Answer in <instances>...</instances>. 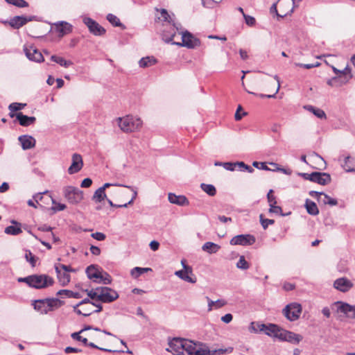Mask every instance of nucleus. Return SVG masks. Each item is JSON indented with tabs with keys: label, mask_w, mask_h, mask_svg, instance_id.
<instances>
[{
	"label": "nucleus",
	"mask_w": 355,
	"mask_h": 355,
	"mask_svg": "<svg viewBox=\"0 0 355 355\" xmlns=\"http://www.w3.org/2000/svg\"><path fill=\"white\" fill-rule=\"evenodd\" d=\"M168 352L173 355H215L224 354L227 349H209L208 346L202 343H194L192 340L173 338L168 340Z\"/></svg>",
	"instance_id": "f257e3e1"
},
{
	"label": "nucleus",
	"mask_w": 355,
	"mask_h": 355,
	"mask_svg": "<svg viewBox=\"0 0 355 355\" xmlns=\"http://www.w3.org/2000/svg\"><path fill=\"white\" fill-rule=\"evenodd\" d=\"M119 126L123 132H134L139 129L142 125V121L139 118L132 116H126L119 118Z\"/></svg>",
	"instance_id": "f03ea898"
},
{
	"label": "nucleus",
	"mask_w": 355,
	"mask_h": 355,
	"mask_svg": "<svg viewBox=\"0 0 355 355\" xmlns=\"http://www.w3.org/2000/svg\"><path fill=\"white\" fill-rule=\"evenodd\" d=\"M53 283V279L47 275H31L30 287L42 289L52 286Z\"/></svg>",
	"instance_id": "7ed1b4c3"
},
{
	"label": "nucleus",
	"mask_w": 355,
	"mask_h": 355,
	"mask_svg": "<svg viewBox=\"0 0 355 355\" xmlns=\"http://www.w3.org/2000/svg\"><path fill=\"white\" fill-rule=\"evenodd\" d=\"M182 34V42H172V44L176 45L178 46H184L187 49H195L200 45V41L198 38L195 37L193 34H191L188 31H185L181 33Z\"/></svg>",
	"instance_id": "20e7f679"
},
{
	"label": "nucleus",
	"mask_w": 355,
	"mask_h": 355,
	"mask_svg": "<svg viewBox=\"0 0 355 355\" xmlns=\"http://www.w3.org/2000/svg\"><path fill=\"white\" fill-rule=\"evenodd\" d=\"M63 193L65 198L71 204H78L83 198V191L72 186L65 187L63 189Z\"/></svg>",
	"instance_id": "39448f33"
},
{
	"label": "nucleus",
	"mask_w": 355,
	"mask_h": 355,
	"mask_svg": "<svg viewBox=\"0 0 355 355\" xmlns=\"http://www.w3.org/2000/svg\"><path fill=\"white\" fill-rule=\"evenodd\" d=\"M284 315L289 321L297 320L302 313V306L297 302L287 304L282 311Z\"/></svg>",
	"instance_id": "423d86ee"
},
{
	"label": "nucleus",
	"mask_w": 355,
	"mask_h": 355,
	"mask_svg": "<svg viewBox=\"0 0 355 355\" xmlns=\"http://www.w3.org/2000/svg\"><path fill=\"white\" fill-rule=\"evenodd\" d=\"M119 297L116 291L109 287H99L98 301L103 303H110Z\"/></svg>",
	"instance_id": "0eeeda50"
},
{
	"label": "nucleus",
	"mask_w": 355,
	"mask_h": 355,
	"mask_svg": "<svg viewBox=\"0 0 355 355\" xmlns=\"http://www.w3.org/2000/svg\"><path fill=\"white\" fill-rule=\"evenodd\" d=\"M180 24H164V29L162 31V40L166 43H171L173 42V40L176 35V32L180 29Z\"/></svg>",
	"instance_id": "6e6552de"
},
{
	"label": "nucleus",
	"mask_w": 355,
	"mask_h": 355,
	"mask_svg": "<svg viewBox=\"0 0 355 355\" xmlns=\"http://www.w3.org/2000/svg\"><path fill=\"white\" fill-rule=\"evenodd\" d=\"M256 241L254 236L251 234H239L234 236L230 240V244L232 245H251Z\"/></svg>",
	"instance_id": "1a4fd4ad"
},
{
	"label": "nucleus",
	"mask_w": 355,
	"mask_h": 355,
	"mask_svg": "<svg viewBox=\"0 0 355 355\" xmlns=\"http://www.w3.org/2000/svg\"><path fill=\"white\" fill-rule=\"evenodd\" d=\"M258 326L260 331L264 332L269 336H272L280 340L279 334L282 333L283 329H281L278 325L275 324H269L268 325L261 324Z\"/></svg>",
	"instance_id": "9d476101"
},
{
	"label": "nucleus",
	"mask_w": 355,
	"mask_h": 355,
	"mask_svg": "<svg viewBox=\"0 0 355 355\" xmlns=\"http://www.w3.org/2000/svg\"><path fill=\"white\" fill-rule=\"evenodd\" d=\"M24 51L27 58L31 61L36 62L44 61V57L42 53L33 45H24Z\"/></svg>",
	"instance_id": "9b49d317"
},
{
	"label": "nucleus",
	"mask_w": 355,
	"mask_h": 355,
	"mask_svg": "<svg viewBox=\"0 0 355 355\" xmlns=\"http://www.w3.org/2000/svg\"><path fill=\"white\" fill-rule=\"evenodd\" d=\"M34 17H25V16H15L11 18L9 21H3L4 24H9L15 29H19L25 25L27 22L31 21Z\"/></svg>",
	"instance_id": "f8f14e48"
},
{
	"label": "nucleus",
	"mask_w": 355,
	"mask_h": 355,
	"mask_svg": "<svg viewBox=\"0 0 355 355\" xmlns=\"http://www.w3.org/2000/svg\"><path fill=\"white\" fill-rule=\"evenodd\" d=\"M83 22L87 26L90 33L94 35H103L105 34V29L92 18L85 17L83 19Z\"/></svg>",
	"instance_id": "ddd939ff"
},
{
	"label": "nucleus",
	"mask_w": 355,
	"mask_h": 355,
	"mask_svg": "<svg viewBox=\"0 0 355 355\" xmlns=\"http://www.w3.org/2000/svg\"><path fill=\"white\" fill-rule=\"evenodd\" d=\"M334 305L337 306L338 312L343 313L347 318L355 319V306L340 301L335 302Z\"/></svg>",
	"instance_id": "4468645a"
},
{
	"label": "nucleus",
	"mask_w": 355,
	"mask_h": 355,
	"mask_svg": "<svg viewBox=\"0 0 355 355\" xmlns=\"http://www.w3.org/2000/svg\"><path fill=\"white\" fill-rule=\"evenodd\" d=\"M71 161V164L67 170L68 173L70 175L79 172L83 166V158L80 154H73Z\"/></svg>",
	"instance_id": "2eb2a0df"
},
{
	"label": "nucleus",
	"mask_w": 355,
	"mask_h": 355,
	"mask_svg": "<svg viewBox=\"0 0 355 355\" xmlns=\"http://www.w3.org/2000/svg\"><path fill=\"white\" fill-rule=\"evenodd\" d=\"M82 332H80V331H79V332H74V333L71 334V338L73 339H74L76 340H78V341L82 342L86 346H89L90 347L98 349H100L101 351L107 352H116L115 350H112V349H110L100 347L97 346L96 345H95L94 343H92V342L89 343L86 338H83V337L80 336V334ZM118 352H124V351H123V350H120V351H118Z\"/></svg>",
	"instance_id": "dca6fc26"
},
{
	"label": "nucleus",
	"mask_w": 355,
	"mask_h": 355,
	"mask_svg": "<svg viewBox=\"0 0 355 355\" xmlns=\"http://www.w3.org/2000/svg\"><path fill=\"white\" fill-rule=\"evenodd\" d=\"M282 332L279 334L280 340L287 341L293 344H298L302 340V336L300 334L285 329H283Z\"/></svg>",
	"instance_id": "f3484780"
},
{
	"label": "nucleus",
	"mask_w": 355,
	"mask_h": 355,
	"mask_svg": "<svg viewBox=\"0 0 355 355\" xmlns=\"http://www.w3.org/2000/svg\"><path fill=\"white\" fill-rule=\"evenodd\" d=\"M334 286L336 289L343 293H346L352 288L353 284L347 278L342 277L335 280Z\"/></svg>",
	"instance_id": "a211bd4d"
},
{
	"label": "nucleus",
	"mask_w": 355,
	"mask_h": 355,
	"mask_svg": "<svg viewBox=\"0 0 355 355\" xmlns=\"http://www.w3.org/2000/svg\"><path fill=\"white\" fill-rule=\"evenodd\" d=\"M55 31L59 33V37H63L72 31V26L66 21H60L55 24Z\"/></svg>",
	"instance_id": "6ab92c4d"
},
{
	"label": "nucleus",
	"mask_w": 355,
	"mask_h": 355,
	"mask_svg": "<svg viewBox=\"0 0 355 355\" xmlns=\"http://www.w3.org/2000/svg\"><path fill=\"white\" fill-rule=\"evenodd\" d=\"M101 271L102 268L94 264L89 266L85 270L87 277L89 279H93L94 281V279H98V277H101L100 275Z\"/></svg>",
	"instance_id": "aec40b11"
},
{
	"label": "nucleus",
	"mask_w": 355,
	"mask_h": 355,
	"mask_svg": "<svg viewBox=\"0 0 355 355\" xmlns=\"http://www.w3.org/2000/svg\"><path fill=\"white\" fill-rule=\"evenodd\" d=\"M16 118L21 126L27 127L34 123L36 121L35 116H28L24 115L22 112H18L16 114Z\"/></svg>",
	"instance_id": "412c9836"
},
{
	"label": "nucleus",
	"mask_w": 355,
	"mask_h": 355,
	"mask_svg": "<svg viewBox=\"0 0 355 355\" xmlns=\"http://www.w3.org/2000/svg\"><path fill=\"white\" fill-rule=\"evenodd\" d=\"M19 141L21 144L24 150H28L35 146V139L29 135H21L19 137Z\"/></svg>",
	"instance_id": "4be33fe9"
},
{
	"label": "nucleus",
	"mask_w": 355,
	"mask_h": 355,
	"mask_svg": "<svg viewBox=\"0 0 355 355\" xmlns=\"http://www.w3.org/2000/svg\"><path fill=\"white\" fill-rule=\"evenodd\" d=\"M55 270L57 274V277L60 284L64 286H67L71 279L70 275L69 273L64 272L62 270H60L57 266L55 265Z\"/></svg>",
	"instance_id": "5701e85b"
},
{
	"label": "nucleus",
	"mask_w": 355,
	"mask_h": 355,
	"mask_svg": "<svg viewBox=\"0 0 355 355\" xmlns=\"http://www.w3.org/2000/svg\"><path fill=\"white\" fill-rule=\"evenodd\" d=\"M312 182L321 185H326L331 182V177L326 173L315 172V176L313 178Z\"/></svg>",
	"instance_id": "b1692460"
},
{
	"label": "nucleus",
	"mask_w": 355,
	"mask_h": 355,
	"mask_svg": "<svg viewBox=\"0 0 355 355\" xmlns=\"http://www.w3.org/2000/svg\"><path fill=\"white\" fill-rule=\"evenodd\" d=\"M168 200L171 203L180 206L189 205V201L184 196H177L173 193H168Z\"/></svg>",
	"instance_id": "393cba45"
},
{
	"label": "nucleus",
	"mask_w": 355,
	"mask_h": 355,
	"mask_svg": "<svg viewBox=\"0 0 355 355\" xmlns=\"http://www.w3.org/2000/svg\"><path fill=\"white\" fill-rule=\"evenodd\" d=\"M11 223L15 225V226L10 225L6 227L4 232L6 234L16 236L22 232V230L21 229V223H18L15 220H11Z\"/></svg>",
	"instance_id": "a878e982"
},
{
	"label": "nucleus",
	"mask_w": 355,
	"mask_h": 355,
	"mask_svg": "<svg viewBox=\"0 0 355 355\" xmlns=\"http://www.w3.org/2000/svg\"><path fill=\"white\" fill-rule=\"evenodd\" d=\"M190 272H187L186 270H180L175 272V275L178 277L180 279L189 283L194 284L196 282V278L189 276Z\"/></svg>",
	"instance_id": "bb28decb"
},
{
	"label": "nucleus",
	"mask_w": 355,
	"mask_h": 355,
	"mask_svg": "<svg viewBox=\"0 0 355 355\" xmlns=\"http://www.w3.org/2000/svg\"><path fill=\"white\" fill-rule=\"evenodd\" d=\"M304 109L313 113L316 117H318L319 119H327V115H326L325 112L320 108L315 107L314 106L311 105H306L304 106Z\"/></svg>",
	"instance_id": "cd10ccee"
},
{
	"label": "nucleus",
	"mask_w": 355,
	"mask_h": 355,
	"mask_svg": "<svg viewBox=\"0 0 355 355\" xmlns=\"http://www.w3.org/2000/svg\"><path fill=\"white\" fill-rule=\"evenodd\" d=\"M44 301L47 309L49 308V311L54 309H58L64 304V302L58 298H46L44 299Z\"/></svg>",
	"instance_id": "c85d7f7f"
},
{
	"label": "nucleus",
	"mask_w": 355,
	"mask_h": 355,
	"mask_svg": "<svg viewBox=\"0 0 355 355\" xmlns=\"http://www.w3.org/2000/svg\"><path fill=\"white\" fill-rule=\"evenodd\" d=\"M305 207L310 215L316 216L319 214V209L316 204L309 199L306 200Z\"/></svg>",
	"instance_id": "c756f323"
},
{
	"label": "nucleus",
	"mask_w": 355,
	"mask_h": 355,
	"mask_svg": "<svg viewBox=\"0 0 355 355\" xmlns=\"http://www.w3.org/2000/svg\"><path fill=\"white\" fill-rule=\"evenodd\" d=\"M34 309L41 313H47L49 311V308L47 309L46 304L44 300H35L33 304Z\"/></svg>",
	"instance_id": "7c9ffc66"
},
{
	"label": "nucleus",
	"mask_w": 355,
	"mask_h": 355,
	"mask_svg": "<svg viewBox=\"0 0 355 355\" xmlns=\"http://www.w3.org/2000/svg\"><path fill=\"white\" fill-rule=\"evenodd\" d=\"M220 248V247L218 244H216L213 242H206L203 244L202 250L203 251L207 252L209 254H214L217 252Z\"/></svg>",
	"instance_id": "2f4dec72"
},
{
	"label": "nucleus",
	"mask_w": 355,
	"mask_h": 355,
	"mask_svg": "<svg viewBox=\"0 0 355 355\" xmlns=\"http://www.w3.org/2000/svg\"><path fill=\"white\" fill-rule=\"evenodd\" d=\"M157 60L154 57L148 56L140 59L139 61V65L140 67L146 68L155 64Z\"/></svg>",
	"instance_id": "473e14b6"
},
{
	"label": "nucleus",
	"mask_w": 355,
	"mask_h": 355,
	"mask_svg": "<svg viewBox=\"0 0 355 355\" xmlns=\"http://www.w3.org/2000/svg\"><path fill=\"white\" fill-rule=\"evenodd\" d=\"M101 277H98V279H94V282L98 284H110L112 282V277L107 272H104L103 270L101 272L100 275Z\"/></svg>",
	"instance_id": "72a5a7b5"
},
{
	"label": "nucleus",
	"mask_w": 355,
	"mask_h": 355,
	"mask_svg": "<svg viewBox=\"0 0 355 355\" xmlns=\"http://www.w3.org/2000/svg\"><path fill=\"white\" fill-rule=\"evenodd\" d=\"M200 188L209 196H214L216 194V187L213 184L202 183Z\"/></svg>",
	"instance_id": "f704fd0d"
},
{
	"label": "nucleus",
	"mask_w": 355,
	"mask_h": 355,
	"mask_svg": "<svg viewBox=\"0 0 355 355\" xmlns=\"http://www.w3.org/2000/svg\"><path fill=\"white\" fill-rule=\"evenodd\" d=\"M51 60L53 62H55L59 64L60 66L64 67L65 68L69 67V66L72 65V64H73L72 62H71L70 60H66L62 57H59V56L54 55H51Z\"/></svg>",
	"instance_id": "c9c22d12"
},
{
	"label": "nucleus",
	"mask_w": 355,
	"mask_h": 355,
	"mask_svg": "<svg viewBox=\"0 0 355 355\" xmlns=\"http://www.w3.org/2000/svg\"><path fill=\"white\" fill-rule=\"evenodd\" d=\"M152 269L150 268H141V267H135L133 268L130 271V275L134 278H138L139 276H141L142 274L151 271Z\"/></svg>",
	"instance_id": "e433bc0d"
},
{
	"label": "nucleus",
	"mask_w": 355,
	"mask_h": 355,
	"mask_svg": "<svg viewBox=\"0 0 355 355\" xmlns=\"http://www.w3.org/2000/svg\"><path fill=\"white\" fill-rule=\"evenodd\" d=\"M207 300L208 302V311H210L212 310L213 306L215 305L216 308H220L224 306L226 304V302L223 300H218L216 301H213L210 300L208 297H207Z\"/></svg>",
	"instance_id": "4c0bfd02"
},
{
	"label": "nucleus",
	"mask_w": 355,
	"mask_h": 355,
	"mask_svg": "<svg viewBox=\"0 0 355 355\" xmlns=\"http://www.w3.org/2000/svg\"><path fill=\"white\" fill-rule=\"evenodd\" d=\"M107 198V196L105 192L103 191V189L98 188L94 193L93 196V199L96 200V202H101L103 200Z\"/></svg>",
	"instance_id": "58836bf2"
},
{
	"label": "nucleus",
	"mask_w": 355,
	"mask_h": 355,
	"mask_svg": "<svg viewBox=\"0 0 355 355\" xmlns=\"http://www.w3.org/2000/svg\"><path fill=\"white\" fill-rule=\"evenodd\" d=\"M57 295H64L68 297H73V298H76V299H78L80 297V294L79 293H77V292L75 293L71 291L66 290V289L60 290L57 293Z\"/></svg>",
	"instance_id": "ea45409f"
},
{
	"label": "nucleus",
	"mask_w": 355,
	"mask_h": 355,
	"mask_svg": "<svg viewBox=\"0 0 355 355\" xmlns=\"http://www.w3.org/2000/svg\"><path fill=\"white\" fill-rule=\"evenodd\" d=\"M322 196H324V198H320L318 199V200L321 201L323 204L329 205L331 206H335L338 204L337 200L331 198L327 194L324 193V194H322Z\"/></svg>",
	"instance_id": "a19ab883"
},
{
	"label": "nucleus",
	"mask_w": 355,
	"mask_h": 355,
	"mask_svg": "<svg viewBox=\"0 0 355 355\" xmlns=\"http://www.w3.org/2000/svg\"><path fill=\"white\" fill-rule=\"evenodd\" d=\"M160 18L166 23L165 24H170L175 23L171 16L168 13L167 10L162 9L160 12Z\"/></svg>",
	"instance_id": "79ce46f5"
},
{
	"label": "nucleus",
	"mask_w": 355,
	"mask_h": 355,
	"mask_svg": "<svg viewBox=\"0 0 355 355\" xmlns=\"http://www.w3.org/2000/svg\"><path fill=\"white\" fill-rule=\"evenodd\" d=\"M106 18L107 21L114 26H123V25L121 23L120 19L113 14H108Z\"/></svg>",
	"instance_id": "37998d69"
},
{
	"label": "nucleus",
	"mask_w": 355,
	"mask_h": 355,
	"mask_svg": "<svg viewBox=\"0 0 355 355\" xmlns=\"http://www.w3.org/2000/svg\"><path fill=\"white\" fill-rule=\"evenodd\" d=\"M5 1L17 8H26L28 6V3L25 0H5Z\"/></svg>",
	"instance_id": "c03bdc74"
},
{
	"label": "nucleus",
	"mask_w": 355,
	"mask_h": 355,
	"mask_svg": "<svg viewBox=\"0 0 355 355\" xmlns=\"http://www.w3.org/2000/svg\"><path fill=\"white\" fill-rule=\"evenodd\" d=\"M269 212L274 213L275 214H278L282 216H288V215L291 214V212H288L287 214H284L282 212V207L279 206H277L276 205H270Z\"/></svg>",
	"instance_id": "a18cd8bd"
},
{
	"label": "nucleus",
	"mask_w": 355,
	"mask_h": 355,
	"mask_svg": "<svg viewBox=\"0 0 355 355\" xmlns=\"http://www.w3.org/2000/svg\"><path fill=\"white\" fill-rule=\"evenodd\" d=\"M236 267L241 270H247L250 268V264L245 260L244 256H241L236 263Z\"/></svg>",
	"instance_id": "49530a36"
},
{
	"label": "nucleus",
	"mask_w": 355,
	"mask_h": 355,
	"mask_svg": "<svg viewBox=\"0 0 355 355\" xmlns=\"http://www.w3.org/2000/svg\"><path fill=\"white\" fill-rule=\"evenodd\" d=\"M87 295L92 300H96L98 301V295H99V287L96 288H92L91 290H86Z\"/></svg>",
	"instance_id": "de8ad7c7"
},
{
	"label": "nucleus",
	"mask_w": 355,
	"mask_h": 355,
	"mask_svg": "<svg viewBox=\"0 0 355 355\" xmlns=\"http://www.w3.org/2000/svg\"><path fill=\"white\" fill-rule=\"evenodd\" d=\"M260 223L264 230H266L269 225H272L275 223V220L272 219H267L264 218L263 214L259 216Z\"/></svg>",
	"instance_id": "09e8293b"
},
{
	"label": "nucleus",
	"mask_w": 355,
	"mask_h": 355,
	"mask_svg": "<svg viewBox=\"0 0 355 355\" xmlns=\"http://www.w3.org/2000/svg\"><path fill=\"white\" fill-rule=\"evenodd\" d=\"M26 106V104L20 103H12L10 104L8 109L11 112H17L22 110Z\"/></svg>",
	"instance_id": "8fccbe9b"
},
{
	"label": "nucleus",
	"mask_w": 355,
	"mask_h": 355,
	"mask_svg": "<svg viewBox=\"0 0 355 355\" xmlns=\"http://www.w3.org/2000/svg\"><path fill=\"white\" fill-rule=\"evenodd\" d=\"M52 203L54 206L52 207V209L55 211H62L66 209V205L62 203L57 202L55 200L51 198Z\"/></svg>",
	"instance_id": "3c124183"
},
{
	"label": "nucleus",
	"mask_w": 355,
	"mask_h": 355,
	"mask_svg": "<svg viewBox=\"0 0 355 355\" xmlns=\"http://www.w3.org/2000/svg\"><path fill=\"white\" fill-rule=\"evenodd\" d=\"M202 3L204 7L206 8H213L214 6L218 3H220L222 0H201Z\"/></svg>",
	"instance_id": "603ef678"
},
{
	"label": "nucleus",
	"mask_w": 355,
	"mask_h": 355,
	"mask_svg": "<svg viewBox=\"0 0 355 355\" xmlns=\"http://www.w3.org/2000/svg\"><path fill=\"white\" fill-rule=\"evenodd\" d=\"M274 78L277 80V83H278V85H277V87L276 90H275V92L273 94H272V95H269V94H259V96L260 97H261V98H274V97L275 96V94L278 92V91H279V87H280V83H279V77H278L277 75H275V76H274Z\"/></svg>",
	"instance_id": "864d4df0"
},
{
	"label": "nucleus",
	"mask_w": 355,
	"mask_h": 355,
	"mask_svg": "<svg viewBox=\"0 0 355 355\" xmlns=\"http://www.w3.org/2000/svg\"><path fill=\"white\" fill-rule=\"evenodd\" d=\"M25 257L26 261H28L33 267L35 266L36 258L30 251L26 253Z\"/></svg>",
	"instance_id": "5fc2aeb1"
},
{
	"label": "nucleus",
	"mask_w": 355,
	"mask_h": 355,
	"mask_svg": "<svg viewBox=\"0 0 355 355\" xmlns=\"http://www.w3.org/2000/svg\"><path fill=\"white\" fill-rule=\"evenodd\" d=\"M273 190L270 189L267 194V199L269 203V206L272 205H277V200L275 196L272 194Z\"/></svg>",
	"instance_id": "6e6d98bb"
},
{
	"label": "nucleus",
	"mask_w": 355,
	"mask_h": 355,
	"mask_svg": "<svg viewBox=\"0 0 355 355\" xmlns=\"http://www.w3.org/2000/svg\"><path fill=\"white\" fill-rule=\"evenodd\" d=\"M82 306L83 312L84 313V316H89L92 313H94V310H92V305H83Z\"/></svg>",
	"instance_id": "4d7b16f0"
},
{
	"label": "nucleus",
	"mask_w": 355,
	"mask_h": 355,
	"mask_svg": "<svg viewBox=\"0 0 355 355\" xmlns=\"http://www.w3.org/2000/svg\"><path fill=\"white\" fill-rule=\"evenodd\" d=\"M55 265L57 266L58 268H60V270H62L67 273L69 272H76V270L72 268L69 266H67V265L62 264V263H55Z\"/></svg>",
	"instance_id": "13d9d810"
},
{
	"label": "nucleus",
	"mask_w": 355,
	"mask_h": 355,
	"mask_svg": "<svg viewBox=\"0 0 355 355\" xmlns=\"http://www.w3.org/2000/svg\"><path fill=\"white\" fill-rule=\"evenodd\" d=\"M91 236L93 239H94L97 241H104L106 238L105 234H104L103 233H101V232L92 233Z\"/></svg>",
	"instance_id": "bf43d9fd"
},
{
	"label": "nucleus",
	"mask_w": 355,
	"mask_h": 355,
	"mask_svg": "<svg viewBox=\"0 0 355 355\" xmlns=\"http://www.w3.org/2000/svg\"><path fill=\"white\" fill-rule=\"evenodd\" d=\"M252 166L255 168H259V169H262V170H265V171H269L270 170L266 165L265 163L263 162H254L252 163Z\"/></svg>",
	"instance_id": "052dcab7"
},
{
	"label": "nucleus",
	"mask_w": 355,
	"mask_h": 355,
	"mask_svg": "<svg viewBox=\"0 0 355 355\" xmlns=\"http://www.w3.org/2000/svg\"><path fill=\"white\" fill-rule=\"evenodd\" d=\"M223 166L224 167L225 169L227 171H233L235 170L236 168V162H224L223 164Z\"/></svg>",
	"instance_id": "680f3d73"
},
{
	"label": "nucleus",
	"mask_w": 355,
	"mask_h": 355,
	"mask_svg": "<svg viewBox=\"0 0 355 355\" xmlns=\"http://www.w3.org/2000/svg\"><path fill=\"white\" fill-rule=\"evenodd\" d=\"M354 161V159L352 158L350 156H347L345 157V161H344V164H343V168L345 170V167H347V166H353V164L352 163V162Z\"/></svg>",
	"instance_id": "e2e57ef3"
},
{
	"label": "nucleus",
	"mask_w": 355,
	"mask_h": 355,
	"mask_svg": "<svg viewBox=\"0 0 355 355\" xmlns=\"http://www.w3.org/2000/svg\"><path fill=\"white\" fill-rule=\"evenodd\" d=\"M245 23L249 26H253L255 24V19L250 15H244L243 16Z\"/></svg>",
	"instance_id": "0e129e2a"
},
{
	"label": "nucleus",
	"mask_w": 355,
	"mask_h": 355,
	"mask_svg": "<svg viewBox=\"0 0 355 355\" xmlns=\"http://www.w3.org/2000/svg\"><path fill=\"white\" fill-rule=\"evenodd\" d=\"M92 180L90 178H87L82 181L80 186L83 188H88L92 185Z\"/></svg>",
	"instance_id": "69168bd1"
},
{
	"label": "nucleus",
	"mask_w": 355,
	"mask_h": 355,
	"mask_svg": "<svg viewBox=\"0 0 355 355\" xmlns=\"http://www.w3.org/2000/svg\"><path fill=\"white\" fill-rule=\"evenodd\" d=\"M300 176L304 178L305 180H309L312 182L313 177L315 176V172L311 173H302L299 174Z\"/></svg>",
	"instance_id": "338daca9"
},
{
	"label": "nucleus",
	"mask_w": 355,
	"mask_h": 355,
	"mask_svg": "<svg viewBox=\"0 0 355 355\" xmlns=\"http://www.w3.org/2000/svg\"><path fill=\"white\" fill-rule=\"evenodd\" d=\"M233 319V316L231 313H227L222 316L221 320L225 323H230Z\"/></svg>",
	"instance_id": "774afa93"
}]
</instances>
